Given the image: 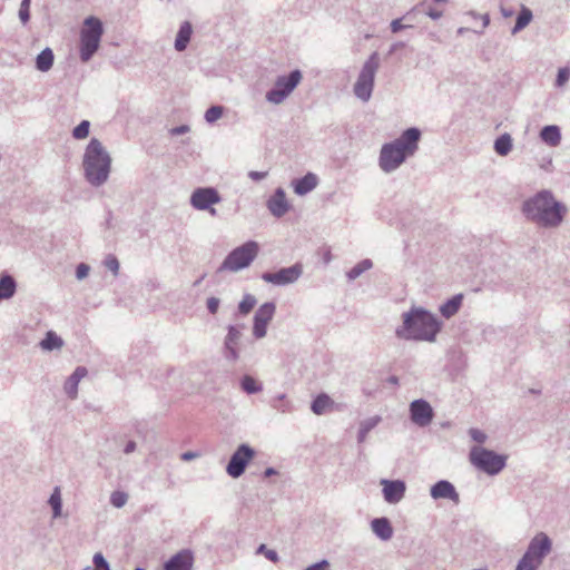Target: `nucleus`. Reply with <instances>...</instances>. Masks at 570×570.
<instances>
[{
    "label": "nucleus",
    "instance_id": "nucleus-22",
    "mask_svg": "<svg viewBox=\"0 0 570 570\" xmlns=\"http://www.w3.org/2000/svg\"><path fill=\"white\" fill-rule=\"evenodd\" d=\"M87 368L78 366L75 372L66 380L63 390L69 399L75 400L78 395V384L87 375Z\"/></svg>",
    "mask_w": 570,
    "mask_h": 570
},
{
    "label": "nucleus",
    "instance_id": "nucleus-36",
    "mask_svg": "<svg viewBox=\"0 0 570 570\" xmlns=\"http://www.w3.org/2000/svg\"><path fill=\"white\" fill-rule=\"evenodd\" d=\"M49 505L52 509V517L55 519L59 518L61 515L62 510V499H61V491L59 487H56L48 500Z\"/></svg>",
    "mask_w": 570,
    "mask_h": 570
},
{
    "label": "nucleus",
    "instance_id": "nucleus-11",
    "mask_svg": "<svg viewBox=\"0 0 570 570\" xmlns=\"http://www.w3.org/2000/svg\"><path fill=\"white\" fill-rule=\"evenodd\" d=\"M222 202L218 190L214 187H198L190 195V206L196 210H206L212 216H216L217 212L213 207Z\"/></svg>",
    "mask_w": 570,
    "mask_h": 570
},
{
    "label": "nucleus",
    "instance_id": "nucleus-18",
    "mask_svg": "<svg viewBox=\"0 0 570 570\" xmlns=\"http://www.w3.org/2000/svg\"><path fill=\"white\" fill-rule=\"evenodd\" d=\"M194 554L190 550L184 549L170 557L164 563V570H193Z\"/></svg>",
    "mask_w": 570,
    "mask_h": 570
},
{
    "label": "nucleus",
    "instance_id": "nucleus-57",
    "mask_svg": "<svg viewBox=\"0 0 570 570\" xmlns=\"http://www.w3.org/2000/svg\"><path fill=\"white\" fill-rule=\"evenodd\" d=\"M199 456L198 452L187 451L181 454L183 461H191L194 459H197Z\"/></svg>",
    "mask_w": 570,
    "mask_h": 570
},
{
    "label": "nucleus",
    "instance_id": "nucleus-63",
    "mask_svg": "<svg viewBox=\"0 0 570 570\" xmlns=\"http://www.w3.org/2000/svg\"><path fill=\"white\" fill-rule=\"evenodd\" d=\"M386 381H387V383L393 384V385H397L399 384V379L395 375H391L390 377H387Z\"/></svg>",
    "mask_w": 570,
    "mask_h": 570
},
{
    "label": "nucleus",
    "instance_id": "nucleus-29",
    "mask_svg": "<svg viewBox=\"0 0 570 570\" xmlns=\"http://www.w3.org/2000/svg\"><path fill=\"white\" fill-rule=\"evenodd\" d=\"M462 302L463 294H456L446 302H444L440 306L439 311L444 318H451L459 312L460 307L462 306Z\"/></svg>",
    "mask_w": 570,
    "mask_h": 570
},
{
    "label": "nucleus",
    "instance_id": "nucleus-13",
    "mask_svg": "<svg viewBox=\"0 0 570 570\" xmlns=\"http://www.w3.org/2000/svg\"><path fill=\"white\" fill-rule=\"evenodd\" d=\"M255 450L246 443L240 444L232 454L226 472L229 476L236 479L244 474L247 464L255 458Z\"/></svg>",
    "mask_w": 570,
    "mask_h": 570
},
{
    "label": "nucleus",
    "instance_id": "nucleus-41",
    "mask_svg": "<svg viewBox=\"0 0 570 570\" xmlns=\"http://www.w3.org/2000/svg\"><path fill=\"white\" fill-rule=\"evenodd\" d=\"M102 265L108 271H110L115 277H117L119 275L120 264H119L118 258L114 254H108L105 257Z\"/></svg>",
    "mask_w": 570,
    "mask_h": 570
},
{
    "label": "nucleus",
    "instance_id": "nucleus-30",
    "mask_svg": "<svg viewBox=\"0 0 570 570\" xmlns=\"http://www.w3.org/2000/svg\"><path fill=\"white\" fill-rule=\"evenodd\" d=\"M53 62V51L47 47L36 57V69L40 72H47L52 68Z\"/></svg>",
    "mask_w": 570,
    "mask_h": 570
},
{
    "label": "nucleus",
    "instance_id": "nucleus-58",
    "mask_svg": "<svg viewBox=\"0 0 570 570\" xmlns=\"http://www.w3.org/2000/svg\"><path fill=\"white\" fill-rule=\"evenodd\" d=\"M404 47H405V42H403V41L394 42L390 47L389 55H393L395 51H397L399 49L404 48Z\"/></svg>",
    "mask_w": 570,
    "mask_h": 570
},
{
    "label": "nucleus",
    "instance_id": "nucleus-5",
    "mask_svg": "<svg viewBox=\"0 0 570 570\" xmlns=\"http://www.w3.org/2000/svg\"><path fill=\"white\" fill-rule=\"evenodd\" d=\"M551 550V539L544 532L537 533L530 540L524 554L515 567V570H538Z\"/></svg>",
    "mask_w": 570,
    "mask_h": 570
},
{
    "label": "nucleus",
    "instance_id": "nucleus-47",
    "mask_svg": "<svg viewBox=\"0 0 570 570\" xmlns=\"http://www.w3.org/2000/svg\"><path fill=\"white\" fill-rule=\"evenodd\" d=\"M403 18H397L391 21L390 29L393 33H397L404 29L413 28V23H403Z\"/></svg>",
    "mask_w": 570,
    "mask_h": 570
},
{
    "label": "nucleus",
    "instance_id": "nucleus-34",
    "mask_svg": "<svg viewBox=\"0 0 570 570\" xmlns=\"http://www.w3.org/2000/svg\"><path fill=\"white\" fill-rule=\"evenodd\" d=\"M512 149V138L509 134L500 135L494 141V150L500 156H507Z\"/></svg>",
    "mask_w": 570,
    "mask_h": 570
},
{
    "label": "nucleus",
    "instance_id": "nucleus-28",
    "mask_svg": "<svg viewBox=\"0 0 570 570\" xmlns=\"http://www.w3.org/2000/svg\"><path fill=\"white\" fill-rule=\"evenodd\" d=\"M244 326L229 325L228 332L225 338V347L232 354L230 356H237V345L242 336V330Z\"/></svg>",
    "mask_w": 570,
    "mask_h": 570
},
{
    "label": "nucleus",
    "instance_id": "nucleus-38",
    "mask_svg": "<svg viewBox=\"0 0 570 570\" xmlns=\"http://www.w3.org/2000/svg\"><path fill=\"white\" fill-rule=\"evenodd\" d=\"M257 304V299L252 294H245L238 304V312L242 315H247Z\"/></svg>",
    "mask_w": 570,
    "mask_h": 570
},
{
    "label": "nucleus",
    "instance_id": "nucleus-64",
    "mask_svg": "<svg viewBox=\"0 0 570 570\" xmlns=\"http://www.w3.org/2000/svg\"><path fill=\"white\" fill-rule=\"evenodd\" d=\"M468 31H470V29H469V28L460 27V28L458 29V31H456V32H458V35H464V33H465V32H468Z\"/></svg>",
    "mask_w": 570,
    "mask_h": 570
},
{
    "label": "nucleus",
    "instance_id": "nucleus-33",
    "mask_svg": "<svg viewBox=\"0 0 570 570\" xmlns=\"http://www.w3.org/2000/svg\"><path fill=\"white\" fill-rule=\"evenodd\" d=\"M532 18H533L532 11L529 8L522 6V8L517 17L515 24L511 30L512 35H517L522 29H524L531 22Z\"/></svg>",
    "mask_w": 570,
    "mask_h": 570
},
{
    "label": "nucleus",
    "instance_id": "nucleus-26",
    "mask_svg": "<svg viewBox=\"0 0 570 570\" xmlns=\"http://www.w3.org/2000/svg\"><path fill=\"white\" fill-rule=\"evenodd\" d=\"M191 35H193L191 23L189 21H184L179 26L178 32L176 35L175 45H174L175 49L179 52L184 51L190 41Z\"/></svg>",
    "mask_w": 570,
    "mask_h": 570
},
{
    "label": "nucleus",
    "instance_id": "nucleus-16",
    "mask_svg": "<svg viewBox=\"0 0 570 570\" xmlns=\"http://www.w3.org/2000/svg\"><path fill=\"white\" fill-rule=\"evenodd\" d=\"M266 206L269 213L276 218L283 217L291 209V204L288 203L286 193L282 187L274 190L273 195L267 199Z\"/></svg>",
    "mask_w": 570,
    "mask_h": 570
},
{
    "label": "nucleus",
    "instance_id": "nucleus-51",
    "mask_svg": "<svg viewBox=\"0 0 570 570\" xmlns=\"http://www.w3.org/2000/svg\"><path fill=\"white\" fill-rule=\"evenodd\" d=\"M220 301L217 297H209L206 302L207 309L210 314H216L219 308Z\"/></svg>",
    "mask_w": 570,
    "mask_h": 570
},
{
    "label": "nucleus",
    "instance_id": "nucleus-44",
    "mask_svg": "<svg viewBox=\"0 0 570 570\" xmlns=\"http://www.w3.org/2000/svg\"><path fill=\"white\" fill-rule=\"evenodd\" d=\"M570 79V67L559 68L557 78L554 81V86L557 88H562Z\"/></svg>",
    "mask_w": 570,
    "mask_h": 570
},
{
    "label": "nucleus",
    "instance_id": "nucleus-3",
    "mask_svg": "<svg viewBox=\"0 0 570 570\" xmlns=\"http://www.w3.org/2000/svg\"><path fill=\"white\" fill-rule=\"evenodd\" d=\"M422 132L416 127L405 129L400 137L381 147L379 166L382 171L390 174L402 166L409 157L419 149Z\"/></svg>",
    "mask_w": 570,
    "mask_h": 570
},
{
    "label": "nucleus",
    "instance_id": "nucleus-55",
    "mask_svg": "<svg viewBox=\"0 0 570 570\" xmlns=\"http://www.w3.org/2000/svg\"><path fill=\"white\" fill-rule=\"evenodd\" d=\"M189 130H190L189 126L180 125V126L171 128L169 132L171 136H179V135L187 134Z\"/></svg>",
    "mask_w": 570,
    "mask_h": 570
},
{
    "label": "nucleus",
    "instance_id": "nucleus-53",
    "mask_svg": "<svg viewBox=\"0 0 570 570\" xmlns=\"http://www.w3.org/2000/svg\"><path fill=\"white\" fill-rule=\"evenodd\" d=\"M268 173L267 171H256V170H250L248 173V177L254 180V181H261L263 179H265L267 177Z\"/></svg>",
    "mask_w": 570,
    "mask_h": 570
},
{
    "label": "nucleus",
    "instance_id": "nucleus-1",
    "mask_svg": "<svg viewBox=\"0 0 570 570\" xmlns=\"http://www.w3.org/2000/svg\"><path fill=\"white\" fill-rule=\"evenodd\" d=\"M521 212L535 226L554 229L563 223L568 207L552 191L542 189L522 203Z\"/></svg>",
    "mask_w": 570,
    "mask_h": 570
},
{
    "label": "nucleus",
    "instance_id": "nucleus-42",
    "mask_svg": "<svg viewBox=\"0 0 570 570\" xmlns=\"http://www.w3.org/2000/svg\"><path fill=\"white\" fill-rule=\"evenodd\" d=\"M90 130V122L88 120H82L78 126H76L72 130V137L75 139H85L88 137Z\"/></svg>",
    "mask_w": 570,
    "mask_h": 570
},
{
    "label": "nucleus",
    "instance_id": "nucleus-25",
    "mask_svg": "<svg viewBox=\"0 0 570 570\" xmlns=\"http://www.w3.org/2000/svg\"><path fill=\"white\" fill-rule=\"evenodd\" d=\"M334 401L325 393L318 394L311 404V410L316 415H323L334 410Z\"/></svg>",
    "mask_w": 570,
    "mask_h": 570
},
{
    "label": "nucleus",
    "instance_id": "nucleus-10",
    "mask_svg": "<svg viewBox=\"0 0 570 570\" xmlns=\"http://www.w3.org/2000/svg\"><path fill=\"white\" fill-rule=\"evenodd\" d=\"M303 73L299 69H294L287 75L276 77L273 87L267 90L265 99L272 105L283 104L301 83Z\"/></svg>",
    "mask_w": 570,
    "mask_h": 570
},
{
    "label": "nucleus",
    "instance_id": "nucleus-60",
    "mask_svg": "<svg viewBox=\"0 0 570 570\" xmlns=\"http://www.w3.org/2000/svg\"><path fill=\"white\" fill-rule=\"evenodd\" d=\"M278 472L274 469V468H267L265 471H264V476L265 478H269V476H273V475H276Z\"/></svg>",
    "mask_w": 570,
    "mask_h": 570
},
{
    "label": "nucleus",
    "instance_id": "nucleus-50",
    "mask_svg": "<svg viewBox=\"0 0 570 570\" xmlns=\"http://www.w3.org/2000/svg\"><path fill=\"white\" fill-rule=\"evenodd\" d=\"M90 267L89 265L85 263H80L76 268V277L77 279L81 281L86 278L89 274Z\"/></svg>",
    "mask_w": 570,
    "mask_h": 570
},
{
    "label": "nucleus",
    "instance_id": "nucleus-40",
    "mask_svg": "<svg viewBox=\"0 0 570 570\" xmlns=\"http://www.w3.org/2000/svg\"><path fill=\"white\" fill-rule=\"evenodd\" d=\"M224 114V107L223 106H212L209 107L206 111H205V120L208 122V124H214L215 121H217L219 118H222Z\"/></svg>",
    "mask_w": 570,
    "mask_h": 570
},
{
    "label": "nucleus",
    "instance_id": "nucleus-35",
    "mask_svg": "<svg viewBox=\"0 0 570 570\" xmlns=\"http://www.w3.org/2000/svg\"><path fill=\"white\" fill-rule=\"evenodd\" d=\"M373 267V262L370 258H365L358 262L355 266H353L350 271L346 272V277L348 281H355L363 273L371 269Z\"/></svg>",
    "mask_w": 570,
    "mask_h": 570
},
{
    "label": "nucleus",
    "instance_id": "nucleus-4",
    "mask_svg": "<svg viewBox=\"0 0 570 570\" xmlns=\"http://www.w3.org/2000/svg\"><path fill=\"white\" fill-rule=\"evenodd\" d=\"M82 167L85 177L91 186L99 187L108 180L111 158L101 141L97 138H91L87 145Z\"/></svg>",
    "mask_w": 570,
    "mask_h": 570
},
{
    "label": "nucleus",
    "instance_id": "nucleus-23",
    "mask_svg": "<svg viewBox=\"0 0 570 570\" xmlns=\"http://www.w3.org/2000/svg\"><path fill=\"white\" fill-rule=\"evenodd\" d=\"M373 533L383 541H389L393 537V528L390 520L385 517L375 518L371 521Z\"/></svg>",
    "mask_w": 570,
    "mask_h": 570
},
{
    "label": "nucleus",
    "instance_id": "nucleus-62",
    "mask_svg": "<svg viewBox=\"0 0 570 570\" xmlns=\"http://www.w3.org/2000/svg\"><path fill=\"white\" fill-rule=\"evenodd\" d=\"M465 14L471 17L472 19H480V16H481L480 13H478L474 10L466 11Z\"/></svg>",
    "mask_w": 570,
    "mask_h": 570
},
{
    "label": "nucleus",
    "instance_id": "nucleus-2",
    "mask_svg": "<svg viewBox=\"0 0 570 570\" xmlns=\"http://www.w3.org/2000/svg\"><path fill=\"white\" fill-rule=\"evenodd\" d=\"M442 322L422 306H412L402 314V324L395 328V335L406 341L433 343L441 332Z\"/></svg>",
    "mask_w": 570,
    "mask_h": 570
},
{
    "label": "nucleus",
    "instance_id": "nucleus-37",
    "mask_svg": "<svg viewBox=\"0 0 570 570\" xmlns=\"http://www.w3.org/2000/svg\"><path fill=\"white\" fill-rule=\"evenodd\" d=\"M240 386L247 394H255L263 390V385L250 375H244L242 377Z\"/></svg>",
    "mask_w": 570,
    "mask_h": 570
},
{
    "label": "nucleus",
    "instance_id": "nucleus-46",
    "mask_svg": "<svg viewBox=\"0 0 570 570\" xmlns=\"http://www.w3.org/2000/svg\"><path fill=\"white\" fill-rule=\"evenodd\" d=\"M92 562L95 564V570H110L109 563L101 552L95 553Z\"/></svg>",
    "mask_w": 570,
    "mask_h": 570
},
{
    "label": "nucleus",
    "instance_id": "nucleus-14",
    "mask_svg": "<svg viewBox=\"0 0 570 570\" xmlns=\"http://www.w3.org/2000/svg\"><path fill=\"white\" fill-rule=\"evenodd\" d=\"M275 312L276 305L273 302H266L256 309L253 320V335L255 338L266 336L267 326L273 320Z\"/></svg>",
    "mask_w": 570,
    "mask_h": 570
},
{
    "label": "nucleus",
    "instance_id": "nucleus-45",
    "mask_svg": "<svg viewBox=\"0 0 570 570\" xmlns=\"http://www.w3.org/2000/svg\"><path fill=\"white\" fill-rule=\"evenodd\" d=\"M128 501V494L122 491H114L110 495V503L115 508H122Z\"/></svg>",
    "mask_w": 570,
    "mask_h": 570
},
{
    "label": "nucleus",
    "instance_id": "nucleus-54",
    "mask_svg": "<svg viewBox=\"0 0 570 570\" xmlns=\"http://www.w3.org/2000/svg\"><path fill=\"white\" fill-rule=\"evenodd\" d=\"M330 562L327 560H322L320 562H316L309 567H307L305 570H328Z\"/></svg>",
    "mask_w": 570,
    "mask_h": 570
},
{
    "label": "nucleus",
    "instance_id": "nucleus-17",
    "mask_svg": "<svg viewBox=\"0 0 570 570\" xmlns=\"http://www.w3.org/2000/svg\"><path fill=\"white\" fill-rule=\"evenodd\" d=\"M383 497L384 500L390 504L399 503L405 494L406 485L402 480H382Z\"/></svg>",
    "mask_w": 570,
    "mask_h": 570
},
{
    "label": "nucleus",
    "instance_id": "nucleus-27",
    "mask_svg": "<svg viewBox=\"0 0 570 570\" xmlns=\"http://www.w3.org/2000/svg\"><path fill=\"white\" fill-rule=\"evenodd\" d=\"M540 138L550 147H557L561 142V130L557 125L544 126L540 130Z\"/></svg>",
    "mask_w": 570,
    "mask_h": 570
},
{
    "label": "nucleus",
    "instance_id": "nucleus-12",
    "mask_svg": "<svg viewBox=\"0 0 570 570\" xmlns=\"http://www.w3.org/2000/svg\"><path fill=\"white\" fill-rule=\"evenodd\" d=\"M303 274V266L296 263L288 267H282L275 272H265L261 278L274 286H287L294 284Z\"/></svg>",
    "mask_w": 570,
    "mask_h": 570
},
{
    "label": "nucleus",
    "instance_id": "nucleus-48",
    "mask_svg": "<svg viewBox=\"0 0 570 570\" xmlns=\"http://www.w3.org/2000/svg\"><path fill=\"white\" fill-rule=\"evenodd\" d=\"M469 435L471 436V439L473 441H475L476 443L479 444H482L487 441L488 436L487 434L481 431L480 429H476V428H472L469 430Z\"/></svg>",
    "mask_w": 570,
    "mask_h": 570
},
{
    "label": "nucleus",
    "instance_id": "nucleus-21",
    "mask_svg": "<svg viewBox=\"0 0 570 570\" xmlns=\"http://www.w3.org/2000/svg\"><path fill=\"white\" fill-rule=\"evenodd\" d=\"M448 2L449 0H422L417 3V9L430 19L438 21L444 16L441 7Z\"/></svg>",
    "mask_w": 570,
    "mask_h": 570
},
{
    "label": "nucleus",
    "instance_id": "nucleus-9",
    "mask_svg": "<svg viewBox=\"0 0 570 570\" xmlns=\"http://www.w3.org/2000/svg\"><path fill=\"white\" fill-rule=\"evenodd\" d=\"M259 246L254 240H248L234 248L223 261L218 271L239 272L248 267L257 257Z\"/></svg>",
    "mask_w": 570,
    "mask_h": 570
},
{
    "label": "nucleus",
    "instance_id": "nucleus-59",
    "mask_svg": "<svg viewBox=\"0 0 570 570\" xmlns=\"http://www.w3.org/2000/svg\"><path fill=\"white\" fill-rule=\"evenodd\" d=\"M135 450H136V442L135 441H129L125 445L124 452L126 454H129V453H132Z\"/></svg>",
    "mask_w": 570,
    "mask_h": 570
},
{
    "label": "nucleus",
    "instance_id": "nucleus-31",
    "mask_svg": "<svg viewBox=\"0 0 570 570\" xmlns=\"http://www.w3.org/2000/svg\"><path fill=\"white\" fill-rule=\"evenodd\" d=\"M43 352H53L62 347L63 340L53 331H48L46 337L39 343Z\"/></svg>",
    "mask_w": 570,
    "mask_h": 570
},
{
    "label": "nucleus",
    "instance_id": "nucleus-32",
    "mask_svg": "<svg viewBox=\"0 0 570 570\" xmlns=\"http://www.w3.org/2000/svg\"><path fill=\"white\" fill-rule=\"evenodd\" d=\"M382 421V417L380 415H374L371 417H367L360 423V429L357 433V442L363 443L365 442L368 432H371L374 428H376Z\"/></svg>",
    "mask_w": 570,
    "mask_h": 570
},
{
    "label": "nucleus",
    "instance_id": "nucleus-20",
    "mask_svg": "<svg viewBox=\"0 0 570 570\" xmlns=\"http://www.w3.org/2000/svg\"><path fill=\"white\" fill-rule=\"evenodd\" d=\"M318 185V177L314 173H307L301 178L293 179L291 186L298 196H305L313 191Z\"/></svg>",
    "mask_w": 570,
    "mask_h": 570
},
{
    "label": "nucleus",
    "instance_id": "nucleus-19",
    "mask_svg": "<svg viewBox=\"0 0 570 570\" xmlns=\"http://www.w3.org/2000/svg\"><path fill=\"white\" fill-rule=\"evenodd\" d=\"M430 494L434 500L449 499L456 504L460 502V495L458 491L455 490L454 485L446 480H440L433 484L431 487Z\"/></svg>",
    "mask_w": 570,
    "mask_h": 570
},
{
    "label": "nucleus",
    "instance_id": "nucleus-43",
    "mask_svg": "<svg viewBox=\"0 0 570 570\" xmlns=\"http://www.w3.org/2000/svg\"><path fill=\"white\" fill-rule=\"evenodd\" d=\"M30 6L31 0H21L18 16L22 24L28 23L30 20Z\"/></svg>",
    "mask_w": 570,
    "mask_h": 570
},
{
    "label": "nucleus",
    "instance_id": "nucleus-61",
    "mask_svg": "<svg viewBox=\"0 0 570 570\" xmlns=\"http://www.w3.org/2000/svg\"><path fill=\"white\" fill-rule=\"evenodd\" d=\"M501 13L504 18H509L513 14V11L511 9H507V8H501Z\"/></svg>",
    "mask_w": 570,
    "mask_h": 570
},
{
    "label": "nucleus",
    "instance_id": "nucleus-56",
    "mask_svg": "<svg viewBox=\"0 0 570 570\" xmlns=\"http://www.w3.org/2000/svg\"><path fill=\"white\" fill-rule=\"evenodd\" d=\"M480 19L482 20V29L473 30L478 35H482L483 30L490 24V16L488 13L481 14Z\"/></svg>",
    "mask_w": 570,
    "mask_h": 570
},
{
    "label": "nucleus",
    "instance_id": "nucleus-6",
    "mask_svg": "<svg viewBox=\"0 0 570 570\" xmlns=\"http://www.w3.org/2000/svg\"><path fill=\"white\" fill-rule=\"evenodd\" d=\"M104 35V26L100 19L88 17L80 30L79 57L82 62H88L97 52Z\"/></svg>",
    "mask_w": 570,
    "mask_h": 570
},
{
    "label": "nucleus",
    "instance_id": "nucleus-8",
    "mask_svg": "<svg viewBox=\"0 0 570 570\" xmlns=\"http://www.w3.org/2000/svg\"><path fill=\"white\" fill-rule=\"evenodd\" d=\"M507 459V455L482 446H473L469 453L471 464L489 475L499 474L505 468Z\"/></svg>",
    "mask_w": 570,
    "mask_h": 570
},
{
    "label": "nucleus",
    "instance_id": "nucleus-24",
    "mask_svg": "<svg viewBox=\"0 0 570 570\" xmlns=\"http://www.w3.org/2000/svg\"><path fill=\"white\" fill-rule=\"evenodd\" d=\"M17 281L8 273L0 274V302L12 298L17 293Z\"/></svg>",
    "mask_w": 570,
    "mask_h": 570
},
{
    "label": "nucleus",
    "instance_id": "nucleus-52",
    "mask_svg": "<svg viewBox=\"0 0 570 570\" xmlns=\"http://www.w3.org/2000/svg\"><path fill=\"white\" fill-rule=\"evenodd\" d=\"M421 13L420 12V9H417V3L411 8L402 18L404 21H406V23H412L415 16Z\"/></svg>",
    "mask_w": 570,
    "mask_h": 570
},
{
    "label": "nucleus",
    "instance_id": "nucleus-49",
    "mask_svg": "<svg viewBox=\"0 0 570 570\" xmlns=\"http://www.w3.org/2000/svg\"><path fill=\"white\" fill-rule=\"evenodd\" d=\"M257 553H263L269 561L277 562L278 554L275 550L267 549L265 544H261L257 549Z\"/></svg>",
    "mask_w": 570,
    "mask_h": 570
},
{
    "label": "nucleus",
    "instance_id": "nucleus-39",
    "mask_svg": "<svg viewBox=\"0 0 570 570\" xmlns=\"http://www.w3.org/2000/svg\"><path fill=\"white\" fill-rule=\"evenodd\" d=\"M271 405L273 406V409L282 413H288L292 411V404L285 400V394H278L277 396H275L272 400Z\"/></svg>",
    "mask_w": 570,
    "mask_h": 570
},
{
    "label": "nucleus",
    "instance_id": "nucleus-7",
    "mask_svg": "<svg viewBox=\"0 0 570 570\" xmlns=\"http://www.w3.org/2000/svg\"><path fill=\"white\" fill-rule=\"evenodd\" d=\"M380 68V58L377 52H373L363 63L357 79L353 86V94L357 99L367 102L374 89L376 72Z\"/></svg>",
    "mask_w": 570,
    "mask_h": 570
},
{
    "label": "nucleus",
    "instance_id": "nucleus-15",
    "mask_svg": "<svg viewBox=\"0 0 570 570\" xmlns=\"http://www.w3.org/2000/svg\"><path fill=\"white\" fill-rule=\"evenodd\" d=\"M434 413L430 403L423 399L414 400L410 404L411 421L417 426L425 428L433 420Z\"/></svg>",
    "mask_w": 570,
    "mask_h": 570
}]
</instances>
